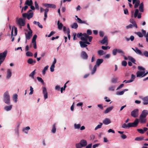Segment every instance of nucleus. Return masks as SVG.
<instances>
[{
    "label": "nucleus",
    "mask_w": 148,
    "mask_h": 148,
    "mask_svg": "<svg viewBox=\"0 0 148 148\" xmlns=\"http://www.w3.org/2000/svg\"><path fill=\"white\" fill-rule=\"evenodd\" d=\"M42 93L44 95V99H46L48 98V93L47 89L45 87H42Z\"/></svg>",
    "instance_id": "10"
},
{
    "label": "nucleus",
    "mask_w": 148,
    "mask_h": 148,
    "mask_svg": "<svg viewBox=\"0 0 148 148\" xmlns=\"http://www.w3.org/2000/svg\"><path fill=\"white\" fill-rule=\"evenodd\" d=\"M134 36H131L130 37V38H126V40H127V41H129V40H130V39L132 41H133L134 39Z\"/></svg>",
    "instance_id": "56"
},
{
    "label": "nucleus",
    "mask_w": 148,
    "mask_h": 148,
    "mask_svg": "<svg viewBox=\"0 0 148 148\" xmlns=\"http://www.w3.org/2000/svg\"><path fill=\"white\" fill-rule=\"evenodd\" d=\"M30 129V128L29 126H27L23 129V131L26 134H27L28 131Z\"/></svg>",
    "instance_id": "31"
},
{
    "label": "nucleus",
    "mask_w": 148,
    "mask_h": 148,
    "mask_svg": "<svg viewBox=\"0 0 148 148\" xmlns=\"http://www.w3.org/2000/svg\"><path fill=\"white\" fill-rule=\"evenodd\" d=\"M78 26V25L77 23H74L72 25L71 27L73 28L76 29Z\"/></svg>",
    "instance_id": "39"
},
{
    "label": "nucleus",
    "mask_w": 148,
    "mask_h": 148,
    "mask_svg": "<svg viewBox=\"0 0 148 148\" xmlns=\"http://www.w3.org/2000/svg\"><path fill=\"white\" fill-rule=\"evenodd\" d=\"M143 56H144L146 57H148V51H145L143 52Z\"/></svg>",
    "instance_id": "53"
},
{
    "label": "nucleus",
    "mask_w": 148,
    "mask_h": 148,
    "mask_svg": "<svg viewBox=\"0 0 148 148\" xmlns=\"http://www.w3.org/2000/svg\"><path fill=\"white\" fill-rule=\"evenodd\" d=\"M33 12H30L29 14H28L27 18L29 20L33 16Z\"/></svg>",
    "instance_id": "33"
},
{
    "label": "nucleus",
    "mask_w": 148,
    "mask_h": 148,
    "mask_svg": "<svg viewBox=\"0 0 148 148\" xmlns=\"http://www.w3.org/2000/svg\"><path fill=\"white\" fill-rule=\"evenodd\" d=\"M113 108V107H110L107 108L104 111V113L107 114Z\"/></svg>",
    "instance_id": "28"
},
{
    "label": "nucleus",
    "mask_w": 148,
    "mask_h": 148,
    "mask_svg": "<svg viewBox=\"0 0 148 148\" xmlns=\"http://www.w3.org/2000/svg\"><path fill=\"white\" fill-rule=\"evenodd\" d=\"M43 5L45 7L48 8H55L56 7L55 5L51 4L45 3L43 4Z\"/></svg>",
    "instance_id": "13"
},
{
    "label": "nucleus",
    "mask_w": 148,
    "mask_h": 148,
    "mask_svg": "<svg viewBox=\"0 0 148 148\" xmlns=\"http://www.w3.org/2000/svg\"><path fill=\"white\" fill-rule=\"evenodd\" d=\"M13 29H12V31H11V38L12 39L11 41L12 42H13L14 40V37H13Z\"/></svg>",
    "instance_id": "55"
},
{
    "label": "nucleus",
    "mask_w": 148,
    "mask_h": 148,
    "mask_svg": "<svg viewBox=\"0 0 148 148\" xmlns=\"http://www.w3.org/2000/svg\"><path fill=\"white\" fill-rule=\"evenodd\" d=\"M16 21L17 24L21 26H24L25 25V21L22 18H17Z\"/></svg>",
    "instance_id": "3"
},
{
    "label": "nucleus",
    "mask_w": 148,
    "mask_h": 148,
    "mask_svg": "<svg viewBox=\"0 0 148 148\" xmlns=\"http://www.w3.org/2000/svg\"><path fill=\"white\" fill-rule=\"evenodd\" d=\"M130 22L132 23L133 24L132 25L136 28H137V26L136 22L134 19L132 18H131L130 20Z\"/></svg>",
    "instance_id": "20"
},
{
    "label": "nucleus",
    "mask_w": 148,
    "mask_h": 148,
    "mask_svg": "<svg viewBox=\"0 0 148 148\" xmlns=\"http://www.w3.org/2000/svg\"><path fill=\"white\" fill-rule=\"evenodd\" d=\"M80 143L83 147H84L86 146L87 144V142L84 139L80 141Z\"/></svg>",
    "instance_id": "19"
},
{
    "label": "nucleus",
    "mask_w": 148,
    "mask_h": 148,
    "mask_svg": "<svg viewBox=\"0 0 148 148\" xmlns=\"http://www.w3.org/2000/svg\"><path fill=\"white\" fill-rule=\"evenodd\" d=\"M56 124L55 123H54L53 125L52 128L51 130V132L53 133H55L56 132Z\"/></svg>",
    "instance_id": "30"
},
{
    "label": "nucleus",
    "mask_w": 148,
    "mask_h": 148,
    "mask_svg": "<svg viewBox=\"0 0 148 148\" xmlns=\"http://www.w3.org/2000/svg\"><path fill=\"white\" fill-rule=\"evenodd\" d=\"M88 35L86 33H83V35L82 36L80 37L81 40L83 41H85L86 40H88Z\"/></svg>",
    "instance_id": "12"
},
{
    "label": "nucleus",
    "mask_w": 148,
    "mask_h": 148,
    "mask_svg": "<svg viewBox=\"0 0 148 148\" xmlns=\"http://www.w3.org/2000/svg\"><path fill=\"white\" fill-rule=\"evenodd\" d=\"M107 37L105 36L104 37L103 39L100 41V42L102 44L107 43Z\"/></svg>",
    "instance_id": "27"
},
{
    "label": "nucleus",
    "mask_w": 148,
    "mask_h": 148,
    "mask_svg": "<svg viewBox=\"0 0 148 148\" xmlns=\"http://www.w3.org/2000/svg\"><path fill=\"white\" fill-rule=\"evenodd\" d=\"M137 131L138 132H139L140 134H143L144 133V131H143V130L142 129H137Z\"/></svg>",
    "instance_id": "59"
},
{
    "label": "nucleus",
    "mask_w": 148,
    "mask_h": 148,
    "mask_svg": "<svg viewBox=\"0 0 148 148\" xmlns=\"http://www.w3.org/2000/svg\"><path fill=\"white\" fill-rule=\"evenodd\" d=\"M70 30L69 28H68L67 29V31H66V33L68 35V39L69 40H70V38H71V36L70 34Z\"/></svg>",
    "instance_id": "37"
},
{
    "label": "nucleus",
    "mask_w": 148,
    "mask_h": 148,
    "mask_svg": "<svg viewBox=\"0 0 148 148\" xmlns=\"http://www.w3.org/2000/svg\"><path fill=\"white\" fill-rule=\"evenodd\" d=\"M139 123V120L138 119H136L135 121L133 123H129L128 125L129 127H136L138 125Z\"/></svg>",
    "instance_id": "2"
},
{
    "label": "nucleus",
    "mask_w": 148,
    "mask_h": 148,
    "mask_svg": "<svg viewBox=\"0 0 148 148\" xmlns=\"http://www.w3.org/2000/svg\"><path fill=\"white\" fill-rule=\"evenodd\" d=\"M12 106L10 105V106H6L5 107L4 109L6 111H9L11 110L12 108Z\"/></svg>",
    "instance_id": "22"
},
{
    "label": "nucleus",
    "mask_w": 148,
    "mask_h": 148,
    "mask_svg": "<svg viewBox=\"0 0 148 148\" xmlns=\"http://www.w3.org/2000/svg\"><path fill=\"white\" fill-rule=\"evenodd\" d=\"M103 61V60L102 59H98L96 62V64L95 65H96V66H99V65L102 63Z\"/></svg>",
    "instance_id": "18"
},
{
    "label": "nucleus",
    "mask_w": 148,
    "mask_h": 148,
    "mask_svg": "<svg viewBox=\"0 0 148 148\" xmlns=\"http://www.w3.org/2000/svg\"><path fill=\"white\" fill-rule=\"evenodd\" d=\"M127 63L125 61H123L122 62V65L123 66H125L127 65Z\"/></svg>",
    "instance_id": "58"
},
{
    "label": "nucleus",
    "mask_w": 148,
    "mask_h": 148,
    "mask_svg": "<svg viewBox=\"0 0 148 148\" xmlns=\"http://www.w3.org/2000/svg\"><path fill=\"white\" fill-rule=\"evenodd\" d=\"M100 124L98 125L95 128V130H97L98 129H99L101 128V126L103 125V123H99Z\"/></svg>",
    "instance_id": "34"
},
{
    "label": "nucleus",
    "mask_w": 148,
    "mask_h": 148,
    "mask_svg": "<svg viewBox=\"0 0 148 148\" xmlns=\"http://www.w3.org/2000/svg\"><path fill=\"white\" fill-rule=\"evenodd\" d=\"M136 34L140 37H142L143 36L142 34L140 32H137Z\"/></svg>",
    "instance_id": "61"
},
{
    "label": "nucleus",
    "mask_w": 148,
    "mask_h": 148,
    "mask_svg": "<svg viewBox=\"0 0 148 148\" xmlns=\"http://www.w3.org/2000/svg\"><path fill=\"white\" fill-rule=\"evenodd\" d=\"M96 70L97 66H96V65H95L92 71L91 74H93L94 73H95V71H96Z\"/></svg>",
    "instance_id": "47"
},
{
    "label": "nucleus",
    "mask_w": 148,
    "mask_h": 148,
    "mask_svg": "<svg viewBox=\"0 0 148 148\" xmlns=\"http://www.w3.org/2000/svg\"><path fill=\"white\" fill-rule=\"evenodd\" d=\"M122 127L123 128H125V129L128 128H129L128 127V123H127V124H126V123H124V124H123L122 125Z\"/></svg>",
    "instance_id": "46"
},
{
    "label": "nucleus",
    "mask_w": 148,
    "mask_h": 148,
    "mask_svg": "<svg viewBox=\"0 0 148 148\" xmlns=\"http://www.w3.org/2000/svg\"><path fill=\"white\" fill-rule=\"evenodd\" d=\"M104 53V51L101 50H99L98 51V54L99 56H102Z\"/></svg>",
    "instance_id": "40"
},
{
    "label": "nucleus",
    "mask_w": 148,
    "mask_h": 148,
    "mask_svg": "<svg viewBox=\"0 0 148 148\" xmlns=\"http://www.w3.org/2000/svg\"><path fill=\"white\" fill-rule=\"evenodd\" d=\"M145 73V71H138L136 73V77H145V76H144V73Z\"/></svg>",
    "instance_id": "11"
},
{
    "label": "nucleus",
    "mask_w": 148,
    "mask_h": 148,
    "mask_svg": "<svg viewBox=\"0 0 148 148\" xmlns=\"http://www.w3.org/2000/svg\"><path fill=\"white\" fill-rule=\"evenodd\" d=\"M18 95L16 94H15L14 95L13 97V99L14 101H15V102H17V99Z\"/></svg>",
    "instance_id": "44"
},
{
    "label": "nucleus",
    "mask_w": 148,
    "mask_h": 148,
    "mask_svg": "<svg viewBox=\"0 0 148 148\" xmlns=\"http://www.w3.org/2000/svg\"><path fill=\"white\" fill-rule=\"evenodd\" d=\"M30 92L29 93V94L30 95H31L33 94V91H34L33 89V88L31 86L30 87Z\"/></svg>",
    "instance_id": "63"
},
{
    "label": "nucleus",
    "mask_w": 148,
    "mask_h": 148,
    "mask_svg": "<svg viewBox=\"0 0 148 148\" xmlns=\"http://www.w3.org/2000/svg\"><path fill=\"white\" fill-rule=\"evenodd\" d=\"M117 80V78H113L112 79L111 82L113 83H116Z\"/></svg>",
    "instance_id": "41"
},
{
    "label": "nucleus",
    "mask_w": 148,
    "mask_h": 148,
    "mask_svg": "<svg viewBox=\"0 0 148 148\" xmlns=\"http://www.w3.org/2000/svg\"><path fill=\"white\" fill-rule=\"evenodd\" d=\"M55 65H52L50 67V71L51 72H53L54 71V68Z\"/></svg>",
    "instance_id": "62"
},
{
    "label": "nucleus",
    "mask_w": 148,
    "mask_h": 148,
    "mask_svg": "<svg viewBox=\"0 0 148 148\" xmlns=\"http://www.w3.org/2000/svg\"><path fill=\"white\" fill-rule=\"evenodd\" d=\"M74 127L75 129H79L81 125L80 124H74Z\"/></svg>",
    "instance_id": "51"
},
{
    "label": "nucleus",
    "mask_w": 148,
    "mask_h": 148,
    "mask_svg": "<svg viewBox=\"0 0 148 148\" xmlns=\"http://www.w3.org/2000/svg\"><path fill=\"white\" fill-rule=\"evenodd\" d=\"M144 137L143 136L137 137L135 138V140L136 141H140L144 140Z\"/></svg>",
    "instance_id": "29"
},
{
    "label": "nucleus",
    "mask_w": 148,
    "mask_h": 148,
    "mask_svg": "<svg viewBox=\"0 0 148 148\" xmlns=\"http://www.w3.org/2000/svg\"><path fill=\"white\" fill-rule=\"evenodd\" d=\"M139 9L140 11L141 12H143L144 11V5L143 3H141L140 5Z\"/></svg>",
    "instance_id": "21"
},
{
    "label": "nucleus",
    "mask_w": 148,
    "mask_h": 148,
    "mask_svg": "<svg viewBox=\"0 0 148 148\" xmlns=\"http://www.w3.org/2000/svg\"><path fill=\"white\" fill-rule=\"evenodd\" d=\"M87 34L88 35H90L92 34L91 31L90 29H88L87 31Z\"/></svg>",
    "instance_id": "64"
},
{
    "label": "nucleus",
    "mask_w": 148,
    "mask_h": 148,
    "mask_svg": "<svg viewBox=\"0 0 148 148\" xmlns=\"http://www.w3.org/2000/svg\"><path fill=\"white\" fill-rule=\"evenodd\" d=\"M148 114V111L147 110H144L143 111L142 113L140 114V116H142L144 117H146L147 115Z\"/></svg>",
    "instance_id": "15"
},
{
    "label": "nucleus",
    "mask_w": 148,
    "mask_h": 148,
    "mask_svg": "<svg viewBox=\"0 0 148 148\" xmlns=\"http://www.w3.org/2000/svg\"><path fill=\"white\" fill-rule=\"evenodd\" d=\"M135 52L137 54L140 55L142 56H143V54L141 51L137 47L135 48Z\"/></svg>",
    "instance_id": "26"
},
{
    "label": "nucleus",
    "mask_w": 148,
    "mask_h": 148,
    "mask_svg": "<svg viewBox=\"0 0 148 148\" xmlns=\"http://www.w3.org/2000/svg\"><path fill=\"white\" fill-rule=\"evenodd\" d=\"M25 4L29 6L32 5L33 2L32 0H27L26 1Z\"/></svg>",
    "instance_id": "23"
},
{
    "label": "nucleus",
    "mask_w": 148,
    "mask_h": 148,
    "mask_svg": "<svg viewBox=\"0 0 148 148\" xmlns=\"http://www.w3.org/2000/svg\"><path fill=\"white\" fill-rule=\"evenodd\" d=\"M81 57L83 59L87 60L88 58V55L86 52L82 51L81 53Z\"/></svg>",
    "instance_id": "9"
},
{
    "label": "nucleus",
    "mask_w": 148,
    "mask_h": 148,
    "mask_svg": "<svg viewBox=\"0 0 148 148\" xmlns=\"http://www.w3.org/2000/svg\"><path fill=\"white\" fill-rule=\"evenodd\" d=\"M49 67L47 65L44 67L43 70L42 71V74L45 75V73L46 71L48 69Z\"/></svg>",
    "instance_id": "36"
},
{
    "label": "nucleus",
    "mask_w": 148,
    "mask_h": 148,
    "mask_svg": "<svg viewBox=\"0 0 148 148\" xmlns=\"http://www.w3.org/2000/svg\"><path fill=\"white\" fill-rule=\"evenodd\" d=\"M58 28L59 30H61L62 29V28L63 27V25L61 23H60V21H58Z\"/></svg>",
    "instance_id": "25"
},
{
    "label": "nucleus",
    "mask_w": 148,
    "mask_h": 148,
    "mask_svg": "<svg viewBox=\"0 0 148 148\" xmlns=\"http://www.w3.org/2000/svg\"><path fill=\"white\" fill-rule=\"evenodd\" d=\"M103 123L106 125H107L111 123L110 119L108 118H106L103 121Z\"/></svg>",
    "instance_id": "16"
},
{
    "label": "nucleus",
    "mask_w": 148,
    "mask_h": 148,
    "mask_svg": "<svg viewBox=\"0 0 148 148\" xmlns=\"http://www.w3.org/2000/svg\"><path fill=\"white\" fill-rule=\"evenodd\" d=\"M124 92V91L123 90L120 92H116V95H123Z\"/></svg>",
    "instance_id": "60"
},
{
    "label": "nucleus",
    "mask_w": 148,
    "mask_h": 148,
    "mask_svg": "<svg viewBox=\"0 0 148 148\" xmlns=\"http://www.w3.org/2000/svg\"><path fill=\"white\" fill-rule=\"evenodd\" d=\"M37 79L38 80L41 82V83L42 84H44V82L43 80L42 79L41 77H37Z\"/></svg>",
    "instance_id": "50"
},
{
    "label": "nucleus",
    "mask_w": 148,
    "mask_h": 148,
    "mask_svg": "<svg viewBox=\"0 0 148 148\" xmlns=\"http://www.w3.org/2000/svg\"><path fill=\"white\" fill-rule=\"evenodd\" d=\"M27 62L28 63L32 64L34 62V61L32 59L29 58L27 60Z\"/></svg>",
    "instance_id": "49"
},
{
    "label": "nucleus",
    "mask_w": 148,
    "mask_h": 148,
    "mask_svg": "<svg viewBox=\"0 0 148 148\" xmlns=\"http://www.w3.org/2000/svg\"><path fill=\"white\" fill-rule=\"evenodd\" d=\"M115 88V86H111L109 87L108 90L109 91H114Z\"/></svg>",
    "instance_id": "54"
},
{
    "label": "nucleus",
    "mask_w": 148,
    "mask_h": 148,
    "mask_svg": "<svg viewBox=\"0 0 148 148\" xmlns=\"http://www.w3.org/2000/svg\"><path fill=\"white\" fill-rule=\"evenodd\" d=\"M79 43L81 47H86V49H88V48L86 47L88 46L86 44L85 41H80L79 42Z\"/></svg>",
    "instance_id": "14"
},
{
    "label": "nucleus",
    "mask_w": 148,
    "mask_h": 148,
    "mask_svg": "<svg viewBox=\"0 0 148 148\" xmlns=\"http://www.w3.org/2000/svg\"><path fill=\"white\" fill-rule=\"evenodd\" d=\"M12 73L11 71V70L10 69H9L8 70L7 76L6 77L7 79H9L11 76Z\"/></svg>",
    "instance_id": "24"
},
{
    "label": "nucleus",
    "mask_w": 148,
    "mask_h": 148,
    "mask_svg": "<svg viewBox=\"0 0 148 148\" xmlns=\"http://www.w3.org/2000/svg\"><path fill=\"white\" fill-rule=\"evenodd\" d=\"M19 125H18L17 126L15 130V132L16 134L18 135V130H19Z\"/></svg>",
    "instance_id": "42"
},
{
    "label": "nucleus",
    "mask_w": 148,
    "mask_h": 148,
    "mask_svg": "<svg viewBox=\"0 0 148 148\" xmlns=\"http://www.w3.org/2000/svg\"><path fill=\"white\" fill-rule=\"evenodd\" d=\"M140 1H137V2H136L134 3V7L135 8H137L139 5H140Z\"/></svg>",
    "instance_id": "32"
},
{
    "label": "nucleus",
    "mask_w": 148,
    "mask_h": 148,
    "mask_svg": "<svg viewBox=\"0 0 148 148\" xmlns=\"http://www.w3.org/2000/svg\"><path fill=\"white\" fill-rule=\"evenodd\" d=\"M14 28V36H16L17 35V29L16 27L15 26H13L12 27V29H13Z\"/></svg>",
    "instance_id": "45"
},
{
    "label": "nucleus",
    "mask_w": 148,
    "mask_h": 148,
    "mask_svg": "<svg viewBox=\"0 0 148 148\" xmlns=\"http://www.w3.org/2000/svg\"><path fill=\"white\" fill-rule=\"evenodd\" d=\"M117 52L119 53H122L123 55L124 54V52L121 49H115L112 51V53L113 55L114 56H116V55Z\"/></svg>",
    "instance_id": "5"
},
{
    "label": "nucleus",
    "mask_w": 148,
    "mask_h": 148,
    "mask_svg": "<svg viewBox=\"0 0 148 148\" xmlns=\"http://www.w3.org/2000/svg\"><path fill=\"white\" fill-rule=\"evenodd\" d=\"M143 101V104L144 105H147L148 104V96H146L142 99Z\"/></svg>",
    "instance_id": "17"
},
{
    "label": "nucleus",
    "mask_w": 148,
    "mask_h": 148,
    "mask_svg": "<svg viewBox=\"0 0 148 148\" xmlns=\"http://www.w3.org/2000/svg\"><path fill=\"white\" fill-rule=\"evenodd\" d=\"M25 34L26 40H29L30 39L32 36V31H28L27 34L25 33Z\"/></svg>",
    "instance_id": "7"
},
{
    "label": "nucleus",
    "mask_w": 148,
    "mask_h": 148,
    "mask_svg": "<svg viewBox=\"0 0 148 148\" xmlns=\"http://www.w3.org/2000/svg\"><path fill=\"white\" fill-rule=\"evenodd\" d=\"M34 4H35V5L36 8V9H37L38 10H39V6L38 5V4L37 3V2L36 1L35 2Z\"/></svg>",
    "instance_id": "57"
},
{
    "label": "nucleus",
    "mask_w": 148,
    "mask_h": 148,
    "mask_svg": "<svg viewBox=\"0 0 148 148\" xmlns=\"http://www.w3.org/2000/svg\"><path fill=\"white\" fill-rule=\"evenodd\" d=\"M129 59L132 62H133L134 64H136L135 62L136 60L134 58L131 57H129Z\"/></svg>",
    "instance_id": "38"
},
{
    "label": "nucleus",
    "mask_w": 148,
    "mask_h": 148,
    "mask_svg": "<svg viewBox=\"0 0 148 148\" xmlns=\"http://www.w3.org/2000/svg\"><path fill=\"white\" fill-rule=\"evenodd\" d=\"M75 146L77 148H81L83 147L80 143L76 144H75Z\"/></svg>",
    "instance_id": "52"
},
{
    "label": "nucleus",
    "mask_w": 148,
    "mask_h": 148,
    "mask_svg": "<svg viewBox=\"0 0 148 148\" xmlns=\"http://www.w3.org/2000/svg\"><path fill=\"white\" fill-rule=\"evenodd\" d=\"M37 37V36L36 34H35L34 35L33 37L32 40V43H33V42H36V40Z\"/></svg>",
    "instance_id": "35"
},
{
    "label": "nucleus",
    "mask_w": 148,
    "mask_h": 148,
    "mask_svg": "<svg viewBox=\"0 0 148 148\" xmlns=\"http://www.w3.org/2000/svg\"><path fill=\"white\" fill-rule=\"evenodd\" d=\"M138 119L139 122L141 124H145L146 122L147 119L146 117H143L142 116H140Z\"/></svg>",
    "instance_id": "8"
},
{
    "label": "nucleus",
    "mask_w": 148,
    "mask_h": 148,
    "mask_svg": "<svg viewBox=\"0 0 148 148\" xmlns=\"http://www.w3.org/2000/svg\"><path fill=\"white\" fill-rule=\"evenodd\" d=\"M26 55L27 56H32L33 53L30 51H27L26 53Z\"/></svg>",
    "instance_id": "43"
},
{
    "label": "nucleus",
    "mask_w": 148,
    "mask_h": 148,
    "mask_svg": "<svg viewBox=\"0 0 148 148\" xmlns=\"http://www.w3.org/2000/svg\"><path fill=\"white\" fill-rule=\"evenodd\" d=\"M142 14L140 13H139V10L138 9H136L134 14V17L136 18L137 16L138 18H140L141 17Z\"/></svg>",
    "instance_id": "6"
},
{
    "label": "nucleus",
    "mask_w": 148,
    "mask_h": 148,
    "mask_svg": "<svg viewBox=\"0 0 148 148\" xmlns=\"http://www.w3.org/2000/svg\"><path fill=\"white\" fill-rule=\"evenodd\" d=\"M3 98L4 102L7 104H10V97L8 91H6L4 93Z\"/></svg>",
    "instance_id": "1"
},
{
    "label": "nucleus",
    "mask_w": 148,
    "mask_h": 148,
    "mask_svg": "<svg viewBox=\"0 0 148 148\" xmlns=\"http://www.w3.org/2000/svg\"><path fill=\"white\" fill-rule=\"evenodd\" d=\"M36 70H34L33 72H32L29 75L30 77H32L33 79L34 78V75L35 73Z\"/></svg>",
    "instance_id": "48"
},
{
    "label": "nucleus",
    "mask_w": 148,
    "mask_h": 148,
    "mask_svg": "<svg viewBox=\"0 0 148 148\" xmlns=\"http://www.w3.org/2000/svg\"><path fill=\"white\" fill-rule=\"evenodd\" d=\"M138 109H135L131 112V116L134 118L137 117L138 115Z\"/></svg>",
    "instance_id": "4"
}]
</instances>
